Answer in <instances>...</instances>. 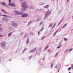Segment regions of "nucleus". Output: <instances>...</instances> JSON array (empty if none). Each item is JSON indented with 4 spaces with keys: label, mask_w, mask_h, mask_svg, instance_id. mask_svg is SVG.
Returning a JSON list of instances; mask_svg holds the SVG:
<instances>
[{
    "label": "nucleus",
    "mask_w": 73,
    "mask_h": 73,
    "mask_svg": "<svg viewBox=\"0 0 73 73\" xmlns=\"http://www.w3.org/2000/svg\"><path fill=\"white\" fill-rule=\"evenodd\" d=\"M36 48H34L33 49H32V50H31L30 51V52H31V53H33L34 52H35V51H36Z\"/></svg>",
    "instance_id": "obj_8"
},
{
    "label": "nucleus",
    "mask_w": 73,
    "mask_h": 73,
    "mask_svg": "<svg viewBox=\"0 0 73 73\" xmlns=\"http://www.w3.org/2000/svg\"><path fill=\"white\" fill-rule=\"evenodd\" d=\"M1 4H2V5H3V6L6 5V3H5V2H1L0 3Z\"/></svg>",
    "instance_id": "obj_10"
},
{
    "label": "nucleus",
    "mask_w": 73,
    "mask_h": 73,
    "mask_svg": "<svg viewBox=\"0 0 73 73\" xmlns=\"http://www.w3.org/2000/svg\"><path fill=\"white\" fill-rule=\"evenodd\" d=\"M12 26H14V27H17V26H18V25L16 23H12Z\"/></svg>",
    "instance_id": "obj_9"
},
{
    "label": "nucleus",
    "mask_w": 73,
    "mask_h": 73,
    "mask_svg": "<svg viewBox=\"0 0 73 73\" xmlns=\"http://www.w3.org/2000/svg\"><path fill=\"white\" fill-rule=\"evenodd\" d=\"M61 21H60V22L58 24V25H60V24H61Z\"/></svg>",
    "instance_id": "obj_39"
},
{
    "label": "nucleus",
    "mask_w": 73,
    "mask_h": 73,
    "mask_svg": "<svg viewBox=\"0 0 73 73\" xmlns=\"http://www.w3.org/2000/svg\"><path fill=\"white\" fill-rule=\"evenodd\" d=\"M43 23V22L42 21H41L40 24L39 26H40V25H41V24H42Z\"/></svg>",
    "instance_id": "obj_20"
},
{
    "label": "nucleus",
    "mask_w": 73,
    "mask_h": 73,
    "mask_svg": "<svg viewBox=\"0 0 73 73\" xmlns=\"http://www.w3.org/2000/svg\"><path fill=\"white\" fill-rule=\"evenodd\" d=\"M29 8L30 9H34V7L32 5L30 6L29 7Z\"/></svg>",
    "instance_id": "obj_12"
},
{
    "label": "nucleus",
    "mask_w": 73,
    "mask_h": 73,
    "mask_svg": "<svg viewBox=\"0 0 73 73\" xmlns=\"http://www.w3.org/2000/svg\"><path fill=\"white\" fill-rule=\"evenodd\" d=\"M23 32H22V33H21V36H22V35H23Z\"/></svg>",
    "instance_id": "obj_43"
},
{
    "label": "nucleus",
    "mask_w": 73,
    "mask_h": 73,
    "mask_svg": "<svg viewBox=\"0 0 73 73\" xmlns=\"http://www.w3.org/2000/svg\"><path fill=\"white\" fill-rule=\"evenodd\" d=\"M3 35H0V37H3Z\"/></svg>",
    "instance_id": "obj_45"
},
{
    "label": "nucleus",
    "mask_w": 73,
    "mask_h": 73,
    "mask_svg": "<svg viewBox=\"0 0 73 73\" xmlns=\"http://www.w3.org/2000/svg\"><path fill=\"white\" fill-rule=\"evenodd\" d=\"M41 20V19L40 18H37V20L35 21V23L36 22V21H40V20Z\"/></svg>",
    "instance_id": "obj_11"
},
{
    "label": "nucleus",
    "mask_w": 73,
    "mask_h": 73,
    "mask_svg": "<svg viewBox=\"0 0 73 73\" xmlns=\"http://www.w3.org/2000/svg\"><path fill=\"white\" fill-rule=\"evenodd\" d=\"M53 63H51V67L52 68H53Z\"/></svg>",
    "instance_id": "obj_35"
},
{
    "label": "nucleus",
    "mask_w": 73,
    "mask_h": 73,
    "mask_svg": "<svg viewBox=\"0 0 73 73\" xmlns=\"http://www.w3.org/2000/svg\"><path fill=\"white\" fill-rule=\"evenodd\" d=\"M60 67H61V65H60Z\"/></svg>",
    "instance_id": "obj_61"
},
{
    "label": "nucleus",
    "mask_w": 73,
    "mask_h": 73,
    "mask_svg": "<svg viewBox=\"0 0 73 73\" xmlns=\"http://www.w3.org/2000/svg\"><path fill=\"white\" fill-rule=\"evenodd\" d=\"M67 1H69V0H67Z\"/></svg>",
    "instance_id": "obj_58"
},
{
    "label": "nucleus",
    "mask_w": 73,
    "mask_h": 73,
    "mask_svg": "<svg viewBox=\"0 0 73 73\" xmlns=\"http://www.w3.org/2000/svg\"><path fill=\"white\" fill-rule=\"evenodd\" d=\"M1 46L3 49H5L6 48V46H5V42H3L1 44Z\"/></svg>",
    "instance_id": "obj_6"
},
{
    "label": "nucleus",
    "mask_w": 73,
    "mask_h": 73,
    "mask_svg": "<svg viewBox=\"0 0 73 73\" xmlns=\"http://www.w3.org/2000/svg\"><path fill=\"white\" fill-rule=\"evenodd\" d=\"M9 3H11V0H9Z\"/></svg>",
    "instance_id": "obj_41"
},
{
    "label": "nucleus",
    "mask_w": 73,
    "mask_h": 73,
    "mask_svg": "<svg viewBox=\"0 0 73 73\" xmlns=\"http://www.w3.org/2000/svg\"><path fill=\"white\" fill-rule=\"evenodd\" d=\"M48 47H49V46H47L45 48V50H46V49H48Z\"/></svg>",
    "instance_id": "obj_25"
},
{
    "label": "nucleus",
    "mask_w": 73,
    "mask_h": 73,
    "mask_svg": "<svg viewBox=\"0 0 73 73\" xmlns=\"http://www.w3.org/2000/svg\"><path fill=\"white\" fill-rule=\"evenodd\" d=\"M59 68H59H58V72H59V71H60V68Z\"/></svg>",
    "instance_id": "obj_40"
},
{
    "label": "nucleus",
    "mask_w": 73,
    "mask_h": 73,
    "mask_svg": "<svg viewBox=\"0 0 73 73\" xmlns=\"http://www.w3.org/2000/svg\"><path fill=\"white\" fill-rule=\"evenodd\" d=\"M57 55H58V53H56L55 55V57H56L57 56Z\"/></svg>",
    "instance_id": "obj_23"
},
{
    "label": "nucleus",
    "mask_w": 73,
    "mask_h": 73,
    "mask_svg": "<svg viewBox=\"0 0 73 73\" xmlns=\"http://www.w3.org/2000/svg\"><path fill=\"white\" fill-rule=\"evenodd\" d=\"M46 17H48L47 16H46V15H45V16L44 17V20H45V19H46Z\"/></svg>",
    "instance_id": "obj_22"
},
{
    "label": "nucleus",
    "mask_w": 73,
    "mask_h": 73,
    "mask_svg": "<svg viewBox=\"0 0 73 73\" xmlns=\"http://www.w3.org/2000/svg\"><path fill=\"white\" fill-rule=\"evenodd\" d=\"M58 31H59L58 29L54 33L53 36H55L56 35V34L57 33V32H58Z\"/></svg>",
    "instance_id": "obj_13"
},
{
    "label": "nucleus",
    "mask_w": 73,
    "mask_h": 73,
    "mask_svg": "<svg viewBox=\"0 0 73 73\" xmlns=\"http://www.w3.org/2000/svg\"><path fill=\"white\" fill-rule=\"evenodd\" d=\"M4 14H5L6 15L8 14V13H7V12H6L5 11H4Z\"/></svg>",
    "instance_id": "obj_21"
},
{
    "label": "nucleus",
    "mask_w": 73,
    "mask_h": 73,
    "mask_svg": "<svg viewBox=\"0 0 73 73\" xmlns=\"http://www.w3.org/2000/svg\"><path fill=\"white\" fill-rule=\"evenodd\" d=\"M31 58H32V56H30L29 57V58L30 60H31Z\"/></svg>",
    "instance_id": "obj_33"
},
{
    "label": "nucleus",
    "mask_w": 73,
    "mask_h": 73,
    "mask_svg": "<svg viewBox=\"0 0 73 73\" xmlns=\"http://www.w3.org/2000/svg\"><path fill=\"white\" fill-rule=\"evenodd\" d=\"M57 1H58V0H57Z\"/></svg>",
    "instance_id": "obj_63"
},
{
    "label": "nucleus",
    "mask_w": 73,
    "mask_h": 73,
    "mask_svg": "<svg viewBox=\"0 0 73 73\" xmlns=\"http://www.w3.org/2000/svg\"><path fill=\"white\" fill-rule=\"evenodd\" d=\"M41 66H43V64H41Z\"/></svg>",
    "instance_id": "obj_51"
},
{
    "label": "nucleus",
    "mask_w": 73,
    "mask_h": 73,
    "mask_svg": "<svg viewBox=\"0 0 73 73\" xmlns=\"http://www.w3.org/2000/svg\"><path fill=\"white\" fill-rule=\"evenodd\" d=\"M3 30V29L2 28L0 27V31H2Z\"/></svg>",
    "instance_id": "obj_36"
},
{
    "label": "nucleus",
    "mask_w": 73,
    "mask_h": 73,
    "mask_svg": "<svg viewBox=\"0 0 73 73\" xmlns=\"http://www.w3.org/2000/svg\"><path fill=\"white\" fill-rule=\"evenodd\" d=\"M9 6H11V7H16V5L13 3H9Z\"/></svg>",
    "instance_id": "obj_7"
},
{
    "label": "nucleus",
    "mask_w": 73,
    "mask_h": 73,
    "mask_svg": "<svg viewBox=\"0 0 73 73\" xmlns=\"http://www.w3.org/2000/svg\"><path fill=\"white\" fill-rule=\"evenodd\" d=\"M26 42L27 45H28V44H29V38L27 39Z\"/></svg>",
    "instance_id": "obj_16"
},
{
    "label": "nucleus",
    "mask_w": 73,
    "mask_h": 73,
    "mask_svg": "<svg viewBox=\"0 0 73 73\" xmlns=\"http://www.w3.org/2000/svg\"><path fill=\"white\" fill-rule=\"evenodd\" d=\"M40 32H38V35H40Z\"/></svg>",
    "instance_id": "obj_47"
},
{
    "label": "nucleus",
    "mask_w": 73,
    "mask_h": 73,
    "mask_svg": "<svg viewBox=\"0 0 73 73\" xmlns=\"http://www.w3.org/2000/svg\"><path fill=\"white\" fill-rule=\"evenodd\" d=\"M41 48L40 47V49H39V50H41Z\"/></svg>",
    "instance_id": "obj_53"
},
{
    "label": "nucleus",
    "mask_w": 73,
    "mask_h": 73,
    "mask_svg": "<svg viewBox=\"0 0 73 73\" xmlns=\"http://www.w3.org/2000/svg\"><path fill=\"white\" fill-rule=\"evenodd\" d=\"M71 68H72V69H73V64H72Z\"/></svg>",
    "instance_id": "obj_34"
},
{
    "label": "nucleus",
    "mask_w": 73,
    "mask_h": 73,
    "mask_svg": "<svg viewBox=\"0 0 73 73\" xmlns=\"http://www.w3.org/2000/svg\"><path fill=\"white\" fill-rule=\"evenodd\" d=\"M27 3L26 1L23 2L22 3L21 7L23 8L21 9V10L22 12H24L25 11V9H27L29 8L28 5L27 4Z\"/></svg>",
    "instance_id": "obj_1"
},
{
    "label": "nucleus",
    "mask_w": 73,
    "mask_h": 73,
    "mask_svg": "<svg viewBox=\"0 0 73 73\" xmlns=\"http://www.w3.org/2000/svg\"><path fill=\"white\" fill-rule=\"evenodd\" d=\"M62 46V45H59V46H60H60Z\"/></svg>",
    "instance_id": "obj_52"
},
{
    "label": "nucleus",
    "mask_w": 73,
    "mask_h": 73,
    "mask_svg": "<svg viewBox=\"0 0 73 73\" xmlns=\"http://www.w3.org/2000/svg\"><path fill=\"white\" fill-rule=\"evenodd\" d=\"M1 11H2V12H3V13H4V11H4V10L3 9H1Z\"/></svg>",
    "instance_id": "obj_31"
},
{
    "label": "nucleus",
    "mask_w": 73,
    "mask_h": 73,
    "mask_svg": "<svg viewBox=\"0 0 73 73\" xmlns=\"http://www.w3.org/2000/svg\"><path fill=\"white\" fill-rule=\"evenodd\" d=\"M27 50V49L25 48V49L23 51V52H22V53H23L24 52H25V50Z\"/></svg>",
    "instance_id": "obj_26"
},
{
    "label": "nucleus",
    "mask_w": 73,
    "mask_h": 73,
    "mask_svg": "<svg viewBox=\"0 0 73 73\" xmlns=\"http://www.w3.org/2000/svg\"><path fill=\"white\" fill-rule=\"evenodd\" d=\"M46 7H49V5H46Z\"/></svg>",
    "instance_id": "obj_48"
},
{
    "label": "nucleus",
    "mask_w": 73,
    "mask_h": 73,
    "mask_svg": "<svg viewBox=\"0 0 73 73\" xmlns=\"http://www.w3.org/2000/svg\"><path fill=\"white\" fill-rule=\"evenodd\" d=\"M59 44H61V43H60Z\"/></svg>",
    "instance_id": "obj_59"
},
{
    "label": "nucleus",
    "mask_w": 73,
    "mask_h": 73,
    "mask_svg": "<svg viewBox=\"0 0 73 73\" xmlns=\"http://www.w3.org/2000/svg\"><path fill=\"white\" fill-rule=\"evenodd\" d=\"M2 13H0V16H2Z\"/></svg>",
    "instance_id": "obj_44"
},
{
    "label": "nucleus",
    "mask_w": 73,
    "mask_h": 73,
    "mask_svg": "<svg viewBox=\"0 0 73 73\" xmlns=\"http://www.w3.org/2000/svg\"><path fill=\"white\" fill-rule=\"evenodd\" d=\"M44 8H48V7H47V6H44Z\"/></svg>",
    "instance_id": "obj_37"
},
{
    "label": "nucleus",
    "mask_w": 73,
    "mask_h": 73,
    "mask_svg": "<svg viewBox=\"0 0 73 73\" xmlns=\"http://www.w3.org/2000/svg\"><path fill=\"white\" fill-rule=\"evenodd\" d=\"M67 25V24L66 23L63 26V28H64L65 27H66Z\"/></svg>",
    "instance_id": "obj_17"
},
{
    "label": "nucleus",
    "mask_w": 73,
    "mask_h": 73,
    "mask_svg": "<svg viewBox=\"0 0 73 73\" xmlns=\"http://www.w3.org/2000/svg\"><path fill=\"white\" fill-rule=\"evenodd\" d=\"M3 16H4L2 19V20L3 21H6L7 22L9 20V16H8L5 15H3Z\"/></svg>",
    "instance_id": "obj_2"
},
{
    "label": "nucleus",
    "mask_w": 73,
    "mask_h": 73,
    "mask_svg": "<svg viewBox=\"0 0 73 73\" xmlns=\"http://www.w3.org/2000/svg\"><path fill=\"white\" fill-rule=\"evenodd\" d=\"M64 41H67V38H64Z\"/></svg>",
    "instance_id": "obj_30"
},
{
    "label": "nucleus",
    "mask_w": 73,
    "mask_h": 73,
    "mask_svg": "<svg viewBox=\"0 0 73 73\" xmlns=\"http://www.w3.org/2000/svg\"><path fill=\"white\" fill-rule=\"evenodd\" d=\"M57 66H56L55 67V68H57Z\"/></svg>",
    "instance_id": "obj_56"
},
{
    "label": "nucleus",
    "mask_w": 73,
    "mask_h": 73,
    "mask_svg": "<svg viewBox=\"0 0 73 73\" xmlns=\"http://www.w3.org/2000/svg\"><path fill=\"white\" fill-rule=\"evenodd\" d=\"M73 50V48H71V49H70L69 50V51H71L72 50Z\"/></svg>",
    "instance_id": "obj_32"
},
{
    "label": "nucleus",
    "mask_w": 73,
    "mask_h": 73,
    "mask_svg": "<svg viewBox=\"0 0 73 73\" xmlns=\"http://www.w3.org/2000/svg\"><path fill=\"white\" fill-rule=\"evenodd\" d=\"M43 29H44V27H42L40 30V31L41 32H42V30H43Z\"/></svg>",
    "instance_id": "obj_24"
},
{
    "label": "nucleus",
    "mask_w": 73,
    "mask_h": 73,
    "mask_svg": "<svg viewBox=\"0 0 73 73\" xmlns=\"http://www.w3.org/2000/svg\"><path fill=\"white\" fill-rule=\"evenodd\" d=\"M43 60H45V58H43Z\"/></svg>",
    "instance_id": "obj_54"
},
{
    "label": "nucleus",
    "mask_w": 73,
    "mask_h": 73,
    "mask_svg": "<svg viewBox=\"0 0 73 73\" xmlns=\"http://www.w3.org/2000/svg\"><path fill=\"white\" fill-rule=\"evenodd\" d=\"M60 48V46H59L57 48L58 49H59V48Z\"/></svg>",
    "instance_id": "obj_42"
},
{
    "label": "nucleus",
    "mask_w": 73,
    "mask_h": 73,
    "mask_svg": "<svg viewBox=\"0 0 73 73\" xmlns=\"http://www.w3.org/2000/svg\"><path fill=\"white\" fill-rule=\"evenodd\" d=\"M12 33H13V32L9 33L8 34V36L9 37H11V35H12Z\"/></svg>",
    "instance_id": "obj_15"
},
{
    "label": "nucleus",
    "mask_w": 73,
    "mask_h": 73,
    "mask_svg": "<svg viewBox=\"0 0 73 73\" xmlns=\"http://www.w3.org/2000/svg\"><path fill=\"white\" fill-rule=\"evenodd\" d=\"M1 61V58H0V61Z\"/></svg>",
    "instance_id": "obj_55"
},
{
    "label": "nucleus",
    "mask_w": 73,
    "mask_h": 73,
    "mask_svg": "<svg viewBox=\"0 0 73 73\" xmlns=\"http://www.w3.org/2000/svg\"><path fill=\"white\" fill-rule=\"evenodd\" d=\"M68 49H66L65 51L66 52H67L68 51Z\"/></svg>",
    "instance_id": "obj_38"
},
{
    "label": "nucleus",
    "mask_w": 73,
    "mask_h": 73,
    "mask_svg": "<svg viewBox=\"0 0 73 73\" xmlns=\"http://www.w3.org/2000/svg\"><path fill=\"white\" fill-rule=\"evenodd\" d=\"M31 22H32L31 21L30 22H29V23H28V25H30V24H31Z\"/></svg>",
    "instance_id": "obj_19"
},
{
    "label": "nucleus",
    "mask_w": 73,
    "mask_h": 73,
    "mask_svg": "<svg viewBox=\"0 0 73 73\" xmlns=\"http://www.w3.org/2000/svg\"><path fill=\"white\" fill-rule=\"evenodd\" d=\"M66 66H68V65H67Z\"/></svg>",
    "instance_id": "obj_64"
},
{
    "label": "nucleus",
    "mask_w": 73,
    "mask_h": 73,
    "mask_svg": "<svg viewBox=\"0 0 73 73\" xmlns=\"http://www.w3.org/2000/svg\"><path fill=\"white\" fill-rule=\"evenodd\" d=\"M0 27H2V25L1 24H0Z\"/></svg>",
    "instance_id": "obj_49"
},
{
    "label": "nucleus",
    "mask_w": 73,
    "mask_h": 73,
    "mask_svg": "<svg viewBox=\"0 0 73 73\" xmlns=\"http://www.w3.org/2000/svg\"><path fill=\"white\" fill-rule=\"evenodd\" d=\"M5 6H6V7H7L8 8L9 7L7 5H5Z\"/></svg>",
    "instance_id": "obj_46"
},
{
    "label": "nucleus",
    "mask_w": 73,
    "mask_h": 73,
    "mask_svg": "<svg viewBox=\"0 0 73 73\" xmlns=\"http://www.w3.org/2000/svg\"><path fill=\"white\" fill-rule=\"evenodd\" d=\"M71 68H71V67H70V68H69L68 69V70L69 71L71 69Z\"/></svg>",
    "instance_id": "obj_29"
},
{
    "label": "nucleus",
    "mask_w": 73,
    "mask_h": 73,
    "mask_svg": "<svg viewBox=\"0 0 73 73\" xmlns=\"http://www.w3.org/2000/svg\"><path fill=\"white\" fill-rule=\"evenodd\" d=\"M44 36H43V37H42L41 38V40H43V39H44Z\"/></svg>",
    "instance_id": "obj_28"
},
{
    "label": "nucleus",
    "mask_w": 73,
    "mask_h": 73,
    "mask_svg": "<svg viewBox=\"0 0 73 73\" xmlns=\"http://www.w3.org/2000/svg\"><path fill=\"white\" fill-rule=\"evenodd\" d=\"M51 12H52V11H49V9H48L47 11L46 12V13L45 14V15H46V16H49L50 15L51 13Z\"/></svg>",
    "instance_id": "obj_3"
},
{
    "label": "nucleus",
    "mask_w": 73,
    "mask_h": 73,
    "mask_svg": "<svg viewBox=\"0 0 73 73\" xmlns=\"http://www.w3.org/2000/svg\"><path fill=\"white\" fill-rule=\"evenodd\" d=\"M55 25H54V26H53L52 28L53 27H54V26H55Z\"/></svg>",
    "instance_id": "obj_50"
},
{
    "label": "nucleus",
    "mask_w": 73,
    "mask_h": 73,
    "mask_svg": "<svg viewBox=\"0 0 73 73\" xmlns=\"http://www.w3.org/2000/svg\"><path fill=\"white\" fill-rule=\"evenodd\" d=\"M14 13L15 15H21V12H19L18 11H14Z\"/></svg>",
    "instance_id": "obj_5"
},
{
    "label": "nucleus",
    "mask_w": 73,
    "mask_h": 73,
    "mask_svg": "<svg viewBox=\"0 0 73 73\" xmlns=\"http://www.w3.org/2000/svg\"><path fill=\"white\" fill-rule=\"evenodd\" d=\"M20 1H22V0H20Z\"/></svg>",
    "instance_id": "obj_57"
},
{
    "label": "nucleus",
    "mask_w": 73,
    "mask_h": 73,
    "mask_svg": "<svg viewBox=\"0 0 73 73\" xmlns=\"http://www.w3.org/2000/svg\"><path fill=\"white\" fill-rule=\"evenodd\" d=\"M27 36H28L27 34H25L23 36V38H25L26 37H27Z\"/></svg>",
    "instance_id": "obj_14"
},
{
    "label": "nucleus",
    "mask_w": 73,
    "mask_h": 73,
    "mask_svg": "<svg viewBox=\"0 0 73 73\" xmlns=\"http://www.w3.org/2000/svg\"><path fill=\"white\" fill-rule=\"evenodd\" d=\"M69 73H71V72H69Z\"/></svg>",
    "instance_id": "obj_62"
},
{
    "label": "nucleus",
    "mask_w": 73,
    "mask_h": 73,
    "mask_svg": "<svg viewBox=\"0 0 73 73\" xmlns=\"http://www.w3.org/2000/svg\"><path fill=\"white\" fill-rule=\"evenodd\" d=\"M56 23H55L54 25H56Z\"/></svg>",
    "instance_id": "obj_60"
},
{
    "label": "nucleus",
    "mask_w": 73,
    "mask_h": 73,
    "mask_svg": "<svg viewBox=\"0 0 73 73\" xmlns=\"http://www.w3.org/2000/svg\"><path fill=\"white\" fill-rule=\"evenodd\" d=\"M30 35H31V36H33V35H34V34L31 33H30Z\"/></svg>",
    "instance_id": "obj_27"
},
{
    "label": "nucleus",
    "mask_w": 73,
    "mask_h": 73,
    "mask_svg": "<svg viewBox=\"0 0 73 73\" xmlns=\"http://www.w3.org/2000/svg\"><path fill=\"white\" fill-rule=\"evenodd\" d=\"M21 17H28V14L23 13H21Z\"/></svg>",
    "instance_id": "obj_4"
},
{
    "label": "nucleus",
    "mask_w": 73,
    "mask_h": 73,
    "mask_svg": "<svg viewBox=\"0 0 73 73\" xmlns=\"http://www.w3.org/2000/svg\"><path fill=\"white\" fill-rule=\"evenodd\" d=\"M52 25H53V24H51L50 25L48 26V28H49V27H52Z\"/></svg>",
    "instance_id": "obj_18"
}]
</instances>
